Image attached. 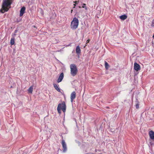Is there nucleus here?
Listing matches in <instances>:
<instances>
[{
  "label": "nucleus",
  "instance_id": "f257e3e1",
  "mask_svg": "<svg viewBox=\"0 0 154 154\" xmlns=\"http://www.w3.org/2000/svg\"><path fill=\"white\" fill-rule=\"evenodd\" d=\"M13 2V0H3L2 5V8L0 10L1 12L4 13L5 12L7 11Z\"/></svg>",
  "mask_w": 154,
  "mask_h": 154
},
{
  "label": "nucleus",
  "instance_id": "f03ea898",
  "mask_svg": "<svg viewBox=\"0 0 154 154\" xmlns=\"http://www.w3.org/2000/svg\"><path fill=\"white\" fill-rule=\"evenodd\" d=\"M79 24V21L78 19L76 17H74L71 22V28L72 30H75L78 28Z\"/></svg>",
  "mask_w": 154,
  "mask_h": 154
},
{
  "label": "nucleus",
  "instance_id": "7ed1b4c3",
  "mask_svg": "<svg viewBox=\"0 0 154 154\" xmlns=\"http://www.w3.org/2000/svg\"><path fill=\"white\" fill-rule=\"evenodd\" d=\"M66 105L64 101L62 103L59 104L57 107V110L58 112L60 114L61 113V109L63 111V112H65L66 111Z\"/></svg>",
  "mask_w": 154,
  "mask_h": 154
},
{
  "label": "nucleus",
  "instance_id": "20e7f679",
  "mask_svg": "<svg viewBox=\"0 0 154 154\" xmlns=\"http://www.w3.org/2000/svg\"><path fill=\"white\" fill-rule=\"evenodd\" d=\"M70 73L71 75L74 76L76 75L78 72L77 68L76 65L73 64H72L70 65Z\"/></svg>",
  "mask_w": 154,
  "mask_h": 154
},
{
  "label": "nucleus",
  "instance_id": "39448f33",
  "mask_svg": "<svg viewBox=\"0 0 154 154\" xmlns=\"http://www.w3.org/2000/svg\"><path fill=\"white\" fill-rule=\"evenodd\" d=\"M62 145L63 152H65L67 150V146L65 141L63 140L62 141Z\"/></svg>",
  "mask_w": 154,
  "mask_h": 154
},
{
  "label": "nucleus",
  "instance_id": "423d86ee",
  "mask_svg": "<svg viewBox=\"0 0 154 154\" xmlns=\"http://www.w3.org/2000/svg\"><path fill=\"white\" fill-rule=\"evenodd\" d=\"M134 70L137 71L140 70V65L137 63H134Z\"/></svg>",
  "mask_w": 154,
  "mask_h": 154
},
{
  "label": "nucleus",
  "instance_id": "0eeeda50",
  "mask_svg": "<svg viewBox=\"0 0 154 154\" xmlns=\"http://www.w3.org/2000/svg\"><path fill=\"white\" fill-rule=\"evenodd\" d=\"M76 97V93L75 91L72 92L70 96L71 101L72 102H73V100H74Z\"/></svg>",
  "mask_w": 154,
  "mask_h": 154
},
{
  "label": "nucleus",
  "instance_id": "6e6552de",
  "mask_svg": "<svg viewBox=\"0 0 154 154\" xmlns=\"http://www.w3.org/2000/svg\"><path fill=\"white\" fill-rule=\"evenodd\" d=\"M25 9L26 8L24 6H23L21 8L20 11V17H21L23 15V14L25 12Z\"/></svg>",
  "mask_w": 154,
  "mask_h": 154
},
{
  "label": "nucleus",
  "instance_id": "1a4fd4ad",
  "mask_svg": "<svg viewBox=\"0 0 154 154\" xmlns=\"http://www.w3.org/2000/svg\"><path fill=\"white\" fill-rule=\"evenodd\" d=\"M149 135L150 138L152 140H154V132L152 131L149 132Z\"/></svg>",
  "mask_w": 154,
  "mask_h": 154
},
{
  "label": "nucleus",
  "instance_id": "9d476101",
  "mask_svg": "<svg viewBox=\"0 0 154 154\" xmlns=\"http://www.w3.org/2000/svg\"><path fill=\"white\" fill-rule=\"evenodd\" d=\"M63 76H64V74H63V73H62L60 74V75L59 76V77L58 78V79L57 80V82H58V83H59L60 82H61L62 79H63Z\"/></svg>",
  "mask_w": 154,
  "mask_h": 154
},
{
  "label": "nucleus",
  "instance_id": "9b49d317",
  "mask_svg": "<svg viewBox=\"0 0 154 154\" xmlns=\"http://www.w3.org/2000/svg\"><path fill=\"white\" fill-rule=\"evenodd\" d=\"M76 52L78 56L81 53V50L79 46H78L76 47Z\"/></svg>",
  "mask_w": 154,
  "mask_h": 154
},
{
  "label": "nucleus",
  "instance_id": "f8f14e48",
  "mask_svg": "<svg viewBox=\"0 0 154 154\" xmlns=\"http://www.w3.org/2000/svg\"><path fill=\"white\" fill-rule=\"evenodd\" d=\"M119 17L122 20H124L127 18V16L126 15L124 14L120 16Z\"/></svg>",
  "mask_w": 154,
  "mask_h": 154
},
{
  "label": "nucleus",
  "instance_id": "ddd939ff",
  "mask_svg": "<svg viewBox=\"0 0 154 154\" xmlns=\"http://www.w3.org/2000/svg\"><path fill=\"white\" fill-rule=\"evenodd\" d=\"M54 87L55 89L58 92H60V89L58 88V86L56 84H53Z\"/></svg>",
  "mask_w": 154,
  "mask_h": 154
},
{
  "label": "nucleus",
  "instance_id": "4468645a",
  "mask_svg": "<svg viewBox=\"0 0 154 154\" xmlns=\"http://www.w3.org/2000/svg\"><path fill=\"white\" fill-rule=\"evenodd\" d=\"M33 89V86H31L28 90L29 93L32 94Z\"/></svg>",
  "mask_w": 154,
  "mask_h": 154
},
{
  "label": "nucleus",
  "instance_id": "2eb2a0df",
  "mask_svg": "<svg viewBox=\"0 0 154 154\" xmlns=\"http://www.w3.org/2000/svg\"><path fill=\"white\" fill-rule=\"evenodd\" d=\"M14 40L15 38L14 37H13L11 38L10 41V44L11 45H13L14 44L15 42Z\"/></svg>",
  "mask_w": 154,
  "mask_h": 154
},
{
  "label": "nucleus",
  "instance_id": "dca6fc26",
  "mask_svg": "<svg viewBox=\"0 0 154 154\" xmlns=\"http://www.w3.org/2000/svg\"><path fill=\"white\" fill-rule=\"evenodd\" d=\"M104 62H105V67L106 69H107L109 68V64H108V63L106 61H105Z\"/></svg>",
  "mask_w": 154,
  "mask_h": 154
},
{
  "label": "nucleus",
  "instance_id": "f3484780",
  "mask_svg": "<svg viewBox=\"0 0 154 154\" xmlns=\"http://www.w3.org/2000/svg\"><path fill=\"white\" fill-rule=\"evenodd\" d=\"M151 26L152 27L154 26V19L152 21V24H151Z\"/></svg>",
  "mask_w": 154,
  "mask_h": 154
},
{
  "label": "nucleus",
  "instance_id": "a211bd4d",
  "mask_svg": "<svg viewBox=\"0 0 154 154\" xmlns=\"http://www.w3.org/2000/svg\"><path fill=\"white\" fill-rule=\"evenodd\" d=\"M85 5H86V4H84V3L83 4V6H82V8H85V9L86 10H87V8L85 6Z\"/></svg>",
  "mask_w": 154,
  "mask_h": 154
},
{
  "label": "nucleus",
  "instance_id": "6ab92c4d",
  "mask_svg": "<svg viewBox=\"0 0 154 154\" xmlns=\"http://www.w3.org/2000/svg\"><path fill=\"white\" fill-rule=\"evenodd\" d=\"M136 109H138L139 108V104L138 103H137L136 105Z\"/></svg>",
  "mask_w": 154,
  "mask_h": 154
},
{
  "label": "nucleus",
  "instance_id": "aec40b11",
  "mask_svg": "<svg viewBox=\"0 0 154 154\" xmlns=\"http://www.w3.org/2000/svg\"><path fill=\"white\" fill-rule=\"evenodd\" d=\"M74 2L75 3V4H77L79 2V1H75V2Z\"/></svg>",
  "mask_w": 154,
  "mask_h": 154
},
{
  "label": "nucleus",
  "instance_id": "412c9836",
  "mask_svg": "<svg viewBox=\"0 0 154 154\" xmlns=\"http://www.w3.org/2000/svg\"><path fill=\"white\" fill-rule=\"evenodd\" d=\"M90 41V40L89 39L87 40L86 41V43L87 44L88 43H89Z\"/></svg>",
  "mask_w": 154,
  "mask_h": 154
},
{
  "label": "nucleus",
  "instance_id": "4be33fe9",
  "mask_svg": "<svg viewBox=\"0 0 154 154\" xmlns=\"http://www.w3.org/2000/svg\"><path fill=\"white\" fill-rule=\"evenodd\" d=\"M72 11H73V10H71V13H72Z\"/></svg>",
  "mask_w": 154,
  "mask_h": 154
},
{
  "label": "nucleus",
  "instance_id": "5701e85b",
  "mask_svg": "<svg viewBox=\"0 0 154 154\" xmlns=\"http://www.w3.org/2000/svg\"><path fill=\"white\" fill-rule=\"evenodd\" d=\"M75 4H74V6H75Z\"/></svg>",
  "mask_w": 154,
  "mask_h": 154
},
{
  "label": "nucleus",
  "instance_id": "b1692460",
  "mask_svg": "<svg viewBox=\"0 0 154 154\" xmlns=\"http://www.w3.org/2000/svg\"><path fill=\"white\" fill-rule=\"evenodd\" d=\"M35 26H34V27H35Z\"/></svg>",
  "mask_w": 154,
  "mask_h": 154
},
{
  "label": "nucleus",
  "instance_id": "393cba45",
  "mask_svg": "<svg viewBox=\"0 0 154 154\" xmlns=\"http://www.w3.org/2000/svg\"><path fill=\"white\" fill-rule=\"evenodd\" d=\"M12 86H11V88H12Z\"/></svg>",
  "mask_w": 154,
  "mask_h": 154
}]
</instances>
